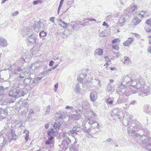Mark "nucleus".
Wrapping results in <instances>:
<instances>
[{
  "instance_id": "obj_45",
  "label": "nucleus",
  "mask_w": 151,
  "mask_h": 151,
  "mask_svg": "<svg viewBox=\"0 0 151 151\" xmlns=\"http://www.w3.org/2000/svg\"><path fill=\"white\" fill-rule=\"evenodd\" d=\"M146 23L148 25H149L150 27H151V18L147 20Z\"/></svg>"
},
{
  "instance_id": "obj_51",
  "label": "nucleus",
  "mask_w": 151,
  "mask_h": 151,
  "mask_svg": "<svg viewBox=\"0 0 151 151\" xmlns=\"http://www.w3.org/2000/svg\"><path fill=\"white\" fill-rule=\"evenodd\" d=\"M145 29L147 32H149L151 31V29L147 27H145Z\"/></svg>"
},
{
  "instance_id": "obj_44",
  "label": "nucleus",
  "mask_w": 151,
  "mask_h": 151,
  "mask_svg": "<svg viewBox=\"0 0 151 151\" xmlns=\"http://www.w3.org/2000/svg\"><path fill=\"white\" fill-rule=\"evenodd\" d=\"M145 12H145V11H143L142 10L141 11V13H140L139 14V15H141V17L142 18L144 17V14H145Z\"/></svg>"
},
{
  "instance_id": "obj_29",
  "label": "nucleus",
  "mask_w": 151,
  "mask_h": 151,
  "mask_svg": "<svg viewBox=\"0 0 151 151\" xmlns=\"http://www.w3.org/2000/svg\"><path fill=\"white\" fill-rule=\"evenodd\" d=\"M61 126V124L59 122H55L53 126L54 128L56 130H58Z\"/></svg>"
},
{
  "instance_id": "obj_14",
  "label": "nucleus",
  "mask_w": 151,
  "mask_h": 151,
  "mask_svg": "<svg viewBox=\"0 0 151 151\" xmlns=\"http://www.w3.org/2000/svg\"><path fill=\"white\" fill-rule=\"evenodd\" d=\"M8 45L7 41L6 39L0 37V45L2 47H6Z\"/></svg>"
},
{
  "instance_id": "obj_23",
  "label": "nucleus",
  "mask_w": 151,
  "mask_h": 151,
  "mask_svg": "<svg viewBox=\"0 0 151 151\" xmlns=\"http://www.w3.org/2000/svg\"><path fill=\"white\" fill-rule=\"evenodd\" d=\"M58 22L59 24V25L61 26L62 27L66 28L67 27V24L63 21H62L61 19H60Z\"/></svg>"
},
{
  "instance_id": "obj_36",
  "label": "nucleus",
  "mask_w": 151,
  "mask_h": 151,
  "mask_svg": "<svg viewBox=\"0 0 151 151\" xmlns=\"http://www.w3.org/2000/svg\"><path fill=\"white\" fill-rule=\"evenodd\" d=\"M81 90V88H80V85L78 84H76L75 88V91L76 93L79 92Z\"/></svg>"
},
{
  "instance_id": "obj_16",
  "label": "nucleus",
  "mask_w": 151,
  "mask_h": 151,
  "mask_svg": "<svg viewBox=\"0 0 151 151\" xmlns=\"http://www.w3.org/2000/svg\"><path fill=\"white\" fill-rule=\"evenodd\" d=\"M133 37H129L127 40L123 42V44L125 46H128L133 42Z\"/></svg>"
},
{
  "instance_id": "obj_25",
  "label": "nucleus",
  "mask_w": 151,
  "mask_h": 151,
  "mask_svg": "<svg viewBox=\"0 0 151 151\" xmlns=\"http://www.w3.org/2000/svg\"><path fill=\"white\" fill-rule=\"evenodd\" d=\"M103 54V50L101 48L96 49L94 51V54L95 55H101Z\"/></svg>"
},
{
  "instance_id": "obj_59",
  "label": "nucleus",
  "mask_w": 151,
  "mask_h": 151,
  "mask_svg": "<svg viewBox=\"0 0 151 151\" xmlns=\"http://www.w3.org/2000/svg\"><path fill=\"white\" fill-rule=\"evenodd\" d=\"M136 103V101L135 100H133L132 101L130 104H129L130 105H134L135 104V103Z\"/></svg>"
},
{
  "instance_id": "obj_41",
  "label": "nucleus",
  "mask_w": 151,
  "mask_h": 151,
  "mask_svg": "<svg viewBox=\"0 0 151 151\" xmlns=\"http://www.w3.org/2000/svg\"><path fill=\"white\" fill-rule=\"evenodd\" d=\"M137 139H139V140H137V141L139 143H141V141L142 140V137L141 135H140L139 134H137Z\"/></svg>"
},
{
  "instance_id": "obj_5",
  "label": "nucleus",
  "mask_w": 151,
  "mask_h": 151,
  "mask_svg": "<svg viewBox=\"0 0 151 151\" xmlns=\"http://www.w3.org/2000/svg\"><path fill=\"white\" fill-rule=\"evenodd\" d=\"M125 88V87L124 88H120L122 89L121 92L123 93L122 94H123L124 96L126 95V96H128L132 94L137 93L136 91L133 90L132 88L129 87H126V88Z\"/></svg>"
},
{
  "instance_id": "obj_43",
  "label": "nucleus",
  "mask_w": 151,
  "mask_h": 151,
  "mask_svg": "<svg viewBox=\"0 0 151 151\" xmlns=\"http://www.w3.org/2000/svg\"><path fill=\"white\" fill-rule=\"evenodd\" d=\"M22 73V74L24 76V77L27 76L28 75V74L29 73L28 72H27V71H25L24 72H21Z\"/></svg>"
},
{
  "instance_id": "obj_47",
  "label": "nucleus",
  "mask_w": 151,
  "mask_h": 151,
  "mask_svg": "<svg viewBox=\"0 0 151 151\" xmlns=\"http://www.w3.org/2000/svg\"><path fill=\"white\" fill-rule=\"evenodd\" d=\"M119 41L118 39H116L112 41V43L113 44H115L116 43L118 42Z\"/></svg>"
},
{
  "instance_id": "obj_28",
  "label": "nucleus",
  "mask_w": 151,
  "mask_h": 151,
  "mask_svg": "<svg viewBox=\"0 0 151 151\" xmlns=\"http://www.w3.org/2000/svg\"><path fill=\"white\" fill-rule=\"evenodd\" d=\"M8 112L6 108L1 109H0V114L2 116L3 115H7Z\"/></svg>"
},
{
  "instance_id": "obj_18",
  "label": "nucleus",
  "mask_w": 151,
  "mask_h": 151,
  "mask_svg": "<svg viewBox=\"0 0 151 151\" xmlns=\"http://www.w3.org/2000/svg\"><path fill=\"white\" fill-rule=\"evenodd\" d=\"M71 143V141L69 138L65 139L63 141L61 145H63V146L65 147L70 144Z\"/></svg>"
},
{
  "instance_id": "obj_40",
  "label": "nucleus",
  "mask_w": 151,
  "mask_h": 151,
  "mask_svg": "<svg viewBox=\"0 0 151 151\" xmlns=\"http://www.w3.org/2000/svg\"><path fill=\"white\" fill-rule=\"evenodd\" d=\"M47 33L46 32L44 31H42L39 33V36L40 37H44L46 35Z\"/></svg>"
},
{
  "instance_id": "obj_34",
  "label": "nucleus",
  "mask_w": 151,
  "mask_h": 151,
  "mask_svg": "<svg viewBox=\"0 0 151 151\" xmlns=\"http://www.w3.org/2000/svg\"><path fill=\"white\" fill-rule=\"evenodd\" d=\"M50 105H48L46 107V110L45 113V115H47L50 114Z\"/></svg>"
},
{
  "instance_id": "obj_12",
  "label": "nucleus",
  "mask_w": 151,
  "mask_h": 151,
  "mask_svg": "<svg viewBox=\"0 0 151 151\" xmlns=\"http://www.w3.org/2000/svg\"><path fill=\"white\" fill-rule=\"evenodd\" d=\"M40 66V65L39 63L37 62H35L32 64L30 67V69L35 71L39 69Z\"/></svg>"
},
{
  "instance_id": "obj_64",
  "label": "nucleus",
  "mask_w": 151,
  "mask_h": 151,
  "mask_svg": "<svg viewBox=\"0 0 151 151\" xmlns=\"http://www.w3.org/2000/svg\"><path fill=\"white\" fill-rule=\"evenodd\" d=\"M148 51L150 53H151V46L149 47L148 49Z\"/></svg>"
},
{
  "instance_id": "obj_1",
  "label": "nucleus",
  "mask_w": 151,
  "mask_h": 151,
  "mask_svg": "<svg viewBox=\"0 0 151 151\" xmlns=\"http://www.w3.org/2000/svg\"><path fill=\"white\" fill-rule=\"evenodd\" d=\"M14 129H10L6 133L5 137H0V148L12 139L14 136H16Z\"/></svg>"
},
{
  "instance_id": "obj_38",
  "label": "nucleus",
  "mask_w": 151,
  "mask_h": 151,
  "mask_svg": "<svg viewBox=\"0 0 151 151\" xmlns=\"http://www.w3.org/2000/svg\"><path fill=\"white\" fill-rule=\"evenodd\" d=\"M64 1V0H61L60 1V4L58 8V14H59L60 9L63 5Z\"/></svg>"
},
{
  "instance_id": "obj_58",
  "label": "nucleus",
  "mask_w": 151,
  "mask_h": 151,
  "mask_svg": "<svg viewBox=\"0 0 151 151\" xmlns=\"http://www.w3.org/2000/svg\"><path fill=\"white\" fill-rule=\"evenodd\" d=\"M18 14V11H16L14 12L12 14V15L13 16H16Z\"/></svg>"
},
{
  "instance_id": "obj_19",
  "label": "nucleus",
  "mask_w": 151,
  "mask_h": 151,
  "mask_svg": "<svg viewBox=\"0 0 151 151\" xmlns=\"http://www.w3.org/2000/svg\"><path fill=\"white\" fill-rule=\"evenodd\" d=\"M27 39L28 42L31 44H33L36 42V37L33 35L29 36L27 38Z\"/></svg>"
},
{
  "instance_id": "obj_54",
  "label": "nucleus",
  "mask_w": 151,
  "mask_h": 151,
  "mask_svg": "<svg viewBox=\"0 0 151 151\" xmlns=\"http://www.w3.org/2000/svg\"><path fill=\"white\" fill-rule=\"evenodd\" d=\"M62 136L63 137L64 139L69 138L66 135V134L65 133H64L63 134H62Z\"/></svg>"
},
{
  "instance_id": "obj_49",
  "label": "nucleus",
  "mask_w": 151,
  "mask_h": 151,
  "mask_svg": "<svg viewBox=\"0 0 151 151\" xmlns=\"http://www.w3.org/2000/svg\"><path fill=\"white\" fill-rule=\"evenodd\" d=\"M120 2L122 5H124L127 1V0H119Z\"/></svg>"
},
{
  "instance_id": "obj_63",
  "label": "nucleus",
  "mask_w": 151,
  "mask_h": 151,
  "mask_svg": "<svg viewBox=\"0 0 151 151\" xmlns=\"http://www.w3.org/2000/svg\"><path fill=\"white\" fill-rule=\"evenodd\" d=\"M120 53L119 52H117L116 54V56L117 58H118L119 56H120Z\"/></svg>"
},
{
  "instance_id": "obj_3",
  "label": "nucleus",
  "mask_w": 151,
  "mask_h": 151,
  "mask_svg": "<svg viewBox=\"0 0 151 151\" xmlns=\"http://www.w3.org/2000/svg\"><path fill=\"white\" fill-rule=\"evenodd\" d=\"M25 94V93L22 90L15 89L10 91L9 92V95L15 98L14 101H10V103L14 102L16 99H17L21 96H24Z\"/></svg>"
},
{
  "instance_id": "obj_21",
  "label": "nucleus",
  "mask_w": 151,
  "mask_h": 151,
  "mask_svg": "<svg viewBox=\"0 0 151 151\" xmlns=\"http://www.w3.org/2000/svg\"><path fill=\"white\" fill-rule=\"evenodd\" d=\"M89 121L88 123L91 125L93 124H96V125L98 126H99L98 124L95 122V120L94 119V118L92 117L91 116L90 118H89L88 119Z\"/></svg>"
},
{
  "instance_id": "obj_42",
  "label": "nucleus",
  "mask_w": 151,
  "mask_h": 151,
  "mask_svg": "<svg viewBox=\"0 0 151 151\" xmlns=\"http://www.w3.org/2000/svg\"><path fill=\"white\" fill-rule=\"evenodd\" d=\"M112 47L114 49L117 50H118L119 49V47L117 45H113Z\"/></svg>"
},
{
  "instance_id": "obj_55",
  "label": "nucleus",
  "mask_w": 151,
  "mask_h": 151,
  "mask_svg": "<svg viewBox=\"0 0 151 151\" xmlns=\"http://www.w3.org/2000/svg\"><path fill=\"white\" fill-rule=\"evenodd\" d=\"M54 63V62L53 61L51 60L49 63V65L50 66H52L53 65Z\"/></svg>"
},
{
  "instance_id": "obj_56",
  "label": "nucleus",
  "mask_w": 151,
  "mask_h": 151,
  "mask_svg": "<svg viewBox=\"0 0 151 151\" xmlns=\"http://www.w3.org/2000/svg\"><path fill=\"white\" fill-rule=\"evenodd\" d=\"M65 108L66 109H73V108L72 106H66L65 107Z\"/></svg>"
},
{
  "instance_id": "obj_35",
  "label": "nucleus",
  "mask_w": 151,
  "mask_h": 151,
  "mask_svg": "<svg viewBox=\"0 0 151 151\" xmlns=\"http://www.w3.org/2000/svg\"><path fill=\"white\" fill-rule=\"evenodd\" d=\"M42 78V77H38L35 78L34 80L32 79V83H33V84H36L39 81H40L41 80Z\"/></svg>"
},
{
  "instance_id": "obj_27",
  "label": "nucleus",
  "mask_w": 151,
  "mask_h": 151,
  "mask_svg": "<svg viewBox=\"0 0 151 151\" xmlns=\"http://www.w3.org/2000/svg\"><path fill=\"white\" fill-rule=\"evenodd\" d=\"M112 114L114 116H116L119 117L120 119H121V116L119 112H118L117 109H116L113 110L112 112Z\"/></svg>"
},
{
  "instance_id": "obj_4",
  "label": "nucleus",
  "mask_w": 151,
  "mask_h": 151,
  "mask_svg": "<svg viewBox=\"0 0 151 151\" xmlns=\"http://www.w3.org/2000/svg\"><path fill=\"white\" fill-rule=\"evenodd\" d=\"M139 96L144 97L150 94V88L148 86L144 85L142 84L140 87L138 89L137 92Z\"/></svg>"
},
{
  "instance_id": "obj_53",
  "label": "nucleus",
  "mask_w": 151,
  "mask_h": 151,
  "mask_svg": "<svg viewBox=\"0 0 151 151\" xmlns=\"http://www.w3.org/2000/svg\"><path fill=\"white\" fill-rule=\"evenodd\" d=\"M58 83H56L54 86V87L55 88V92H56V91L57 90V89L58 88Z\"/></svg>"
},
{
  "instance_id": "obj_39",
  "label": "nucleus",
  "mask_w": 151,
  "mask_h": 151,
  "mask_svg": "<svg viewBox=\"0 0 151 151\" xmlns=\"http://www.w3.org/2000/svg\"><path fill=\"white\" fill-rule=\"evenodd\" d=\"M29 132H26L25 135L24 136L26 142H27L29 138Z\"/></svg>"
},
{
  "instance_id": "obj_33",
  "label": "nucleus",
  "mask_w": 151,
  "mask_h": 151,
  "mask_svg": "<svg viewBox=\"0 0 151 151\" xmlns=\"http://www.w3.org/2000/svg\"><path fill=\"white\" fill-rule=\"evenodd\" d=\"M114 99L113 98H109L105 100L106 102L110 105H111L113 102Z\"/></svg>"
},
{
  "instance_id": "obj_17",
  "label": "nucleus",
  "mask_w": 151,
  "mask_h": 151,
  "mask_svg": "<svg viewBox=\"0 0 151 151\" xmlns=\"http://www.w3.org/2000/svg\"><path fill=\"white\" fill-rule=\"evenodd\" d=\"M90 100L92 101H95L97 98V93L96 92H93L91 93L90 96Z\"/></svg>"
},
{
  "instance_id": "obj_2",
  "label": "nucleus",
  "mask_w": 151,
  "mask_h": 151,
  "mask_svg": "<svg viewBox=\"0 0 151 151\" xmlns=\"http://www.w3.org/2000/svg\"><path fill=\"white\" fill-rule=\"evenodd\" d=\"M130 125L127 130L129 134L134 133L135 131L141 130L142 127V125L137 121H134Z\"/></svg>"
},
{
  "instance_id": "obj_8",
  "label": "nucleus",
  "mask_w": 151,
  "mask_h": 151,
  "mask_svg": "<svg viewBox=\"0 0 151 151\" xmlns=\"http://www.w3.org/2000/svg\"><path fill=\"white\" fill-rule=\"evenodd\" d=\"M123 118L124 120L123 123L125 126H127L129 125V121L132 118V116L128 112H126L123 116Z\"/></svg>"
},
{
  "instance_id": "obj_48",
  "label": "nucleus",
  "mask_w": 151,
  "mask_h": 151,
  "mask_svg": "<svg viewBox=\"0 0 151 151\" xmlns=\"http://www.w3.org/2000/svg\"><path fill=\"white\" fill-rule=\"evenodd\" d=\"M22 73H20L17 76V78H24V76L22 74Z\"/></svg>"
},
{
  "instance_id": "obj_10",
  "label": "nucleus",
  "mask_w": 151,
  "mask_h": 151,
  "mask_svg": "<svg viewBox=\"0 0 151 151\" xmlns=\"http://www.w3.org/2000/svg\"><path fill=\"white\" fill-rule=\"evenodd\" d=\"M129 85H131L132 87H134L136 88H139L140 87L142 86V84L140 83V82H137L136 81L134 80L133 81L132 79V81H130L129 83Z\"/></svg>"
},
{
  "instance_id": "obj_30",
  "label": "nucleus",
  "mask_w": 151,
  "mask_h": 151,
  "mask_svg": "<svg viewBox=\"0 0 151 151\" xmlns=\"http://www.w3.org/2000/svg\"><path fill=\"white\" fill-rule=\"evenodd\" d=\"M132 21L135 25L139 24L141 21V20L137 17H136L135 19L132 20Z\"/></svg>"
},
{
  "instance_id": "obj_31",
  "label": "nucleus",
  "mask_w": 151,
  "mask_h": 151,
  "mask_svg": "<svg viewBox=\"0 0 151 151\" xmlns=\"http://www.w3.org/2000/svg\"><path fill=\"white\" fill-rule=\"evenodd\" d=\"M54 138L53 137H50L48 139V140L46 141V145H50L52 144L53 143V139Z\"/></svg>"
},
{
  "instance_id": "obj_50",
  "label": "nucleus",
  "mask_w": 151,
  "mask_h": 151,
  "mask_svg": "<svg viewBox=\"0 0 151 151\" xmlns=\"http://www.w3.org/2000/svg\"><path fill=\"white\" fill-rule=\"evenodd\" d=\"M34 114V112L33 111L32 109H31L29 111V112L28 114V115H33Z\"/></svg>"
},
{
  "instance_id": "obj_13",
  "label": "nucleus",
  "mask_w": 151,
  "mask_h": 151,
  "mask_svg": "<svg viewBox=\"0 0 151 151\" xmlns=\"http://www.w3.org/2000/svg\"><path fill=\"white\" fill-rule=\"evenodd\" d=\"M23 83L26 86L28 85H33V83H32V78L30 77L26 78L24 79Z\"/></svg>"
},
{
  "instance_id": "obj_52",
  "label": "nucleus",
  "mask_w": 151,
  "mask_h": 151,
  "mask_svg": "<svg viewBox=\"0 0 151 151\" xmlns=\"http://www.w3.org/2000/svg\"><path fill=\"white\" fill-rule=\"evenodd\" d=\"M137 9V6L136 5L134 6L132 8V11H135Z\"/></svg>"
},
{
  "instance_id": "obj_20",
  "label": "nucleus",
  "mask_w": 151,
  "mask_h": 151,
  "mask_svg": "<svg viewBox=\"0 0 151 151\" xmlns=\"http://www.w3.org/2000/svg\"><path fill=\"white\" fill-rule=\"evenodd\" d=\"M7 88V87L5 88L2 86H0V96H4L6 91V89Z\"/></svg>"
},
{
  "instance_id": "obj_7",
  "label": "nucleus",
  "mask_w": 151,
  "mask_h": 151,
  "mask_svg": "<svg viewBox=\"0 0 151 151\" xmlns=\"http://www.w3.org/2000/svg\"><path fill=\"white\" fill-rule=\"evenodd\" d=\"M127 17V15L125 14L121 16L117 23V25L121 27L124 25L125 24Z\"/></svg>"
},
{
  "instance_id": "obj_57",
  "label": "nucleus",
  "mask_w": 151,
  "mask_h": 151,
  "mask_svg": "<svg viewBox=\"0 0 151 151\" xmlns=\"http://www.w3.org/2000/svg\"><path fill=\"white\" fill-rule=\"evenodd\" d=\"M55 18L54 17H52L50 18V21L52 22H54Z\"/></svg>"
},
{
  "instance_id": "obj_61",
  "label": "nucleus",
  "mask_w": 151,
  "mask_h": 151,
  "mask_svg": "<svg viewBox=\"0 0 151 151\" xmlns=\"http://www.w3.org/2000/svg\"><path fill=\"white\" fill-rule=\"evenodd\" d=\"M39 0H38L37 1H34L33 2V4L34 5H36V4H38V3H39L38 1H39Z\"/></svg>"
},
{
  "instance_id": "obj_37",
  "label": "nucleus",
  "mask_w": 151,
  "mask_h": 151,
  "mask_svg": "<svg viewBox=\"0 0 151 151\" xmlns=\"http://www.w3.org/2000/svg\"><path fill=\"white\" fill-rule=\"evenodd\" d=\"M124 60L123 62L125 64H127L131 62V60L128 57H124Z\"/></svg>"
},
{
  "instance_id": "obj_15",
  "label": "nucleus",
  "mask_w": 151,
  "mask_h": 151,
  "mask_svg": "<svg viewBox=\"0 0 151 151\" xmlns=\"http://www.w3.org/2000/svg\"><path fill=\"white\" fill-rule=\"evenodd\" d=\"M124 97L123 94H121L117 100L116 103L118 104H120L123 103L127 102V100L126 98L123 99V97Z\"/></svg>"
},
{
  "instance_id": "obj_24",
  "label": "nucleus",
  "mask_w": 151,
  "mask_h": 151,
  "mask_svg": "<svg viewBox=\"0 0 151 151\" xmlns=\"http://www.w3.org/2000/svg\"><path fill=\"white\" fill-rule=\"evenodd\" d=\"M56 132L55 130L53 129H49L47 132V134L48 136L51 137H53V136L55 134Z\"/></svg>"
},
{
  "instance_id": "obj_60",
  "label": "nucleus",
  "mask_w": 151,
  "mask_h": 151,
  "mask_svg": "<svg viewBox=\"0 0 151 151\" xmlns=\"http://www.w3.org/2000/svg\"><path fill=\"white\" fill-rule=\"evenodd\" d=\"M103 25L104 26H106L107 27H109V25L105 22H103Z\"/></svg>"
},
{
  "instance_id": "obj_6",
  "label": "nucleus",
  "mask_w": 151,
  "mask_h": 151,
  "mask_svg": "<svg viewBox=\"0 0 151 151\" xmlns=\"http://www.w3.org/2000/svg\"><path fill=\"white\" fill-rule=\"evenodd\" d=\"M132 81V79L128 76H123L122 79L123 82L121 83L119 88H124L127 86V85H126V86H125V85L127 83H129L130 81Z\"/></svg>"
},
{
  "instance_id": "obj_9",
  "label": "nucleus",
  "mask_w": 151,
  "mask_h": 151,
  "mask_svg": "<svg viewBox=\"0 0 151 151\" xmlns=\"http://www.w3.org/2000/svg\"><path fill=\"white\" fill-rule=\"evenodd\" d=\"M34 23L33 25V27L34 30L36 32H38L40 29L42 27V22L40 20L38 22H37L34 20Z\"/></svg>"
},
{
  "instance_id": "obj_26",
  "label": "nucleus",
  "mask_w": 151,
  "mask_h": 151,
  "mask_svg": "<svg viewBox=\"0 0 151 151\" xmlns=\"http://www.w3.org/2000/svg\"><path fill=\"white\" fill-rule=\"evenodd\" d=\"M80 130V128L78 127L75 126L74 127L72 130L70 132L72 134L77 133V132H79Z\"/></svg>"
},
{
  "instance_id": "obj_62",
  "label": "nucleus",
  "mask_w": 151,
  "mask_h": 151,
  "mask_svg": "<svg viewBox=\"0 0 151 151\" xmlns=\"http://www.w3.org/2000/svg\"><path fill=\"white\" fill-rule=\"evenodd\" d=\"M58 66V64H57L56 65H55L53 66L52 68V69H53V70L55 69Z\"/></svg>"
},
{
  "instance_id": "obj_22",
  "label": "nucleus",
  "mask_w": 151,
  "mask_h": 151,
  "mask_svg": "<svg viewBox=\"0 0 151 151\" xmlns=\"http://www.w3.org/2000/svg\"><path fill=\"white\" fill-rule=\"evenodd\" d=\"M107 91L111 93L115 91V89L113 86H112L110 84H108L106 87Z\"/></svg>"
},
{
  "instance_id": "obj_46",
  "label": "nucleus",
  "mask_w": 151,
  "mask_h": 151,
  "mask_svg": "<svg viewBox=\"0 0 151 151\" xmlns=\"http://www.w3.org/2000/svg\"><path fill=\"white\" fill-rule=\"evenodd\" d=\"M147 111L149 114H151V107L150 106L148 107Z\"/></svg>"
},
{
  "instance_id": "obj_11",
  "label": "nucleus",
  "mask_w": 151,
  "mask_h": 151,
  "mask_svg": "<svg viewBox=\"0 0 151 151\" xmlns=\"http://www.w3.org/2000/svg\"><path fill=\"white\" fill-rule=\"evenodd\" d=\"M145 140L147 142L145 145V147L146 149L151 151V137L146 138Z\"/></svg>"
},
{
  "instance_id": "obj_32",
  "label": "nucleus",
  "mask_w": 151,
  "mask_h": 151,
  "mask_svg": "<svg viewBox=\"0 0 151 151\" xmlns=\"http://www.w3.org/2000/svg\"><path fill=\"white\" fill-rule=\"evenodd\" d=\"M32 35H33L32 34V32L31 31L27 30L26 31L25 34L24 35V37H28L29 36H30Z\"/></svg>"
}]
</instances>
